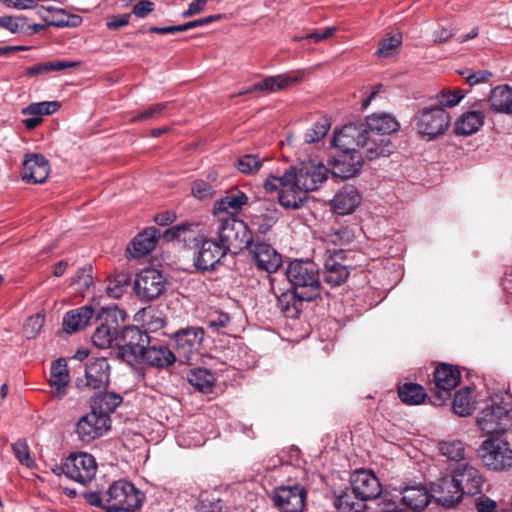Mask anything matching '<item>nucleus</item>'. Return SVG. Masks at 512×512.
<instances>
[{
	"instance_id": "49",
	"label": "nucleus",
	"mask_w": 512,
	"mask_h": 512,
	"mask_svg": "<svg viewBox=\"0 0 512 512\" xmlns=\"http://www.w3.org/2000/svg\"><path fill=\"white\" fill-rule=\"evenodd\" d=\"M439 450L443 456L458 461L463 459L465 447L460 440H449L440 442Z\"/></svg>"
},
{
	"instance_id": "7",
	"label": "nucleus",
	"mask_w": 512,
	"mask_h": 512,
	"mask_svg": "<svg viewBox=\"0 0 512 512\" xmlns=\"http://www.w3.org/2000/svg\"><path fill=\"white\" fill-rule=\"evenodd\" d=\"M328 178V169L322 164L307 163L285 171V179H291L292 187L299 192L317 190Z\"/></svg>"
},
{
	"instance_id": "16",
	"label": "nucleus",
	"mask_w": 512,
	"mask_h": 512,
	"mask_svg": "<svg viewBox=\"0 0 512 512\" xmlns=\"http://www.w3.org/2000/svg\"><path fill=\"white\" fill-rule=\"evenodd\" d=\"M306 490L295 484L276 487L272 500L281 512H302L305 506Z\"/></svg>"
},
{
	"instance_id": "12",
	"label": "nucleus",
	"mask_w": 512,
	"mask_h": 512,
	"mask_svg": "<svg viewBox=\"0 0 512 512\" xmlns=\"http://www.w3.org/2000/svg\"><path fill=\"white\" fill-rule=\"evenodd\" d=\"M62 470L71 480L85 484L94 478L97 463L91 454L80 452L70 454L66 458Z\"/></svg>"
},
{
	"instance_id": "31",
	"label": "nucleus",
	"mask_w": 512,
	"mask_h": 512,
	"mask_svg": "<svg viewBox=\"0 0 512 512\" xmlns=\"http://www.w3.org/2000/svg\"><path fill=\"white\" fill-rule=\"evenodd\" d=\"M94 312L90 306H82L68 311L63 317V330L69 334L83 329L93 317Z\"/></svg>"
},
{
	"instance_id": "40",
	"label": "nucleus",
	"mask_w": 512,
	"mask_h": 512,
	"mask_svg": "<svg viewBox=\"0 0 512 512\" xmlns=\"http://www.w3.org/2000/svg\"><path fill=\"white\" fill-rule=\"evenodd\" d=\"M398 396L405 404L419 405L425 400L427 394L420 384L410 382L398 388Z\"/></svg>"
},
{
	"instance_id": "3",
	"label": "nucleus",
	"mask_w": 512,
	"mask_h": 512,
	"mask_svg": "<svg viewBox=\"0 0 512 512\" xmlns=\"http://www.w3.org/2000/svg\"><path fill=\"white\" fill-rule=\"evenodd\" d=\"M512 394L499 391L490 396L477 417V425L486 434H502L511 425Z\"/></svg>"
},
{
	"instance_id": "48",
	"label": "nucleus",
	"mask_w": 512,
	"mask_h": 512,
	"mask_svg": "<svg viewBox=\"0 0 512 512\" xmlns=\"http://www.w3.org/2000/svg\"><path fill=\"white\" fill-rule=\"evenodd\" d=\"M330 129V122L327 118L316 121L304 134V141L308 144L320 141L326 136Z\"/></svg>"
},
{
	"instance_id": "10",
	"label": "nucleus",
	"mask_w": 512,
	"mask_h": 512,
	"mask_svg": "<svg viewBox=\"0 0 512 512\" xmlns=\"http://www.w3.org/2000/svg\"><path fill=\"white\" fill-rule=\"evenodd\" d=\"M483 464L492 470H505L512 466V450L509 444L499 438L483 441L479 449Z\"/></svg>"
},
{
	"instance_id": "21",
	"label": "nucleus",
	"mask_w": 512,
	"mask_h": 512,
	"mask_svg": "<svg viewBox=\"0 0 512 512\" xmlns=\"http://www.w3.org/2000/svg\"><path fill=\"white\" fill-rule=\"evenodd\" d=\"M227 251L216 239H203L194 258V264L198 270L213 269Z\"/></svg>"
},
{
	"instance_id": "30",
	"label": "nucleus",
	"mask_w": 512,
	"mask_h": 512,
	"mask_svg": "<svg viewBox=\"0 0 512 512\" xmlns=\"http://www.w3.org/2000/svg\"><path fill=\"white\" fill-rule=\"evenodd\" d=\"M365 129L369 133L388 136L398 131L400 125L390 114H372L367 116Z\"/></svg>"
},
{
	"instance_id": "14",
	"label": "nucleus",
	"mask_w": 512,
	"mask_h": 512,
	"mask_svg": "<svg viewBox=\"0 0 512 512\" xmlns=\"http://www.w3.org/2000/svg\"><path fill=\"white\" fill-rule=\"evenodd\" d=\"M165 289V278L162 273L156 269H143L136 275L134 290L141 300H154L162 295Z\"/></svg>"
},
{
	"instance_id": "9",
	"label": "nucleus",
	"mask_w": 512,
	"mask_h": 512,
	"mask_svg": "<svg viewBox=\"0 0 512 512\" xmlns=\"http://www.w3.org/2000/svg\"><path fill=\"white\" fill-rule=\"evenodd\" d=\"M450 116L444 108L435 106L420 110L415 116L417 132L429 140L436 138L449 127Z\"/></svg>"
},
{
	"instance_id": "5",
	"label": "nucleus",
	"mask_w": 512,
	"mask_h": 512,
	"mask_svg": "<svg viewBox=\"0 0 512 512\" xmlns=\"http://www.w3.org/2000/svg\"><path fill=\"white\" fill-rule=\"evenodd\" d=\"M124 320L123 311L116 306L102 308L96 318L99 324L92 335V343L100 349L116 346Z\"/></svg>"
},
{
	"instance_id": "54",
	"label": "nucleus",
	"mask_w": 512,
	"mask_h": 512,
	"mask_svg": "<svg viewBox=\"0 0 512 512\" xmlns=\"http://www.w3.org/2000/svg\"><path fill=\"white\" fill-rule=\"evenodd\" d=\"M352 233L347 228H339L325 232L324 240L334 245H343L350 242Z\"/></svg>"
},
{
	"instance_id": "15",
	"label": "nucleus",
	"mask_w": 512,
	"mask_h": 512,
	"mask_svg": "<svg viewBox=\"0 0 512 512\" xmlns=\"http://www.w3.org/2000/svg\"><path fill=\"white\" fill-rule=\"evenodd\" d=\"M111 426L110 416L93 410L82 416L76 424V434L82 442L89 443L102 437Z\"/></svg>"
},
{
	"instance_id": "55",
	"label": "nucleus",
	"mask_w": 512,
	"mask_h": 512,
	"mask_svg": "<svg viewBox=\"0 0 512 512\" xmlns=\"http://www.w3.org/2000/svg\"><path fill=\"white\" fill-rule=\"evenodd\" d=\"M45 322L42 314L30 316L24 324V332L28 338H34L41 330Z\"/></svg>"
},
{
	"instance_id": "18",
	"label": "nucleus",
	"mask_w": 512,
	"mask_h": 512,
	"mask_svg": "<svg viewBox=\"0 0 512 512\" xmlns=\"http://www.w3.org/2000/svg\"><path fill=\"white\" fill-rule=\"evenodd\" d=\"M249 249L252 259L260 270L268 273L276 272L282 264L281 255L270 245L264 242H256L250 239L246 245Z\"/></svg>"
},
{
	"instance_id": "26",
	"label": "nucleus",
	"mask_w": 512,
	"mask_h": 512,
	"mask_svg": "<svg viewBox=\"0 0 512 512\" xmlns=\"http://www.w3.org/2000/svg\"><path fill=\"white\" fill-rule=\"evenodd\" d=\"M361 203L358 190L352 186H344L330 201L331 209L339 215L351 214Z\"/></svg>"
},
{
	"instance_id": "6",
	"label": "nucleus",
	"mask_w": 512,
	"mask_h": 512,
	"mask_svg": "<svg viewBox=\"0 0 512 512\" xmlns=\"http://www.w3.org/2000/svg\"><path fill=\"white\" fill-rule=\"evenodd\" d=\"M148 344H150V336L135 326L122 328L116 342L119 356L130 365L141 363L143 352Z\"/></svg>"
},
{
	"instance_id": "19",
	"label": "nucleus",
	"mask_w": 512,
	"mask_h": 512,
	"mask_svg": "<svg viewBox=\"0 0 512 512\" xmlns=\"http://www.w3.org/2000/svg\"><path fill=\"white\" fill-rule=\"evenodd\" d=\"M111 367L106 358H92L85 366L84 386L91 390H105L110 382Z\"/></svg>"
},
{
	"instance_id": "25",
	"label": "nucleus",
	"mask_w": 512,
	"mask_h": 512,
	"mask_svg": "<svg viewBox=\"0 0 512 512\" xmlns=\"http://www.w3.org/2000/svg\"><path fill=\"white\" fill-rule=\"evenodd\" d=\"M327 257L324 261V281L332 287L340 286L343 284L348 276L349 271L347 267L337 261V258L342 256L341 250H327Z\"/></svg>"
},
{
	"instance_id": "4",
	"label": "nucleus",
	"mask_w": 512,
	"mask_h": 512,
	"mask_svg": "<svg viewBox=\"0 0 512 512\" xmlns=\"http://www.w3.org/2000/svg\"><path fill=\"white\" fill-rule=\"evenodd\" d=\"M286 276L291 288L296 291L300 299L312 301L320 293L319 272L315 263L311 261L294 260L286 269Z\"/></svg>"
},
{
	"instance_id": "28",
	"label": "nucleus",
	"mask_w": 512,
	"mask_h": 512,
	"mask_svg": "<svg viewBox=\"0 0 512 512\" xmlns=\"http://www.w3.org/2000/svg\"><path fill=\"white\" fill-rule=\"evenodd\" d=\"M156 243L157 230L154 227L147 228L133 238L127 247V253L132 258H141L149 254L155 248Z\"/></svg>"
},
{
	"instance_id": "2",
	"label": "nucleus",
	"mask_w": 512,
	"mask_h": 512,
	"mask_svg": "<svg viewBox=\"0 0 512 512\" xmlns=\"http://www.w3.org/2000/svg\"><path fill=\"white\" fill-rule=\"evenodd\" d=\"M333 145L335 147H347L355 145L361 147L362 154L369 160L379 157H387L395 150V145L385 135H378L366 131L364 124L349 123L334 134Z\"/></svg>"
},
{
	"instance_id": "47",
	"label": "nucleus",
	"mask_w": 512,
	"mask_h": 512,
	"mask_svg": "<svg viewBox=\"0 0 512 512\" xmlns=\"http://www.w3.org/2000/svg\"><path fill=\"white\" fill-rule=\"evenodd\" d=\"M61 107V104L58 101H44L32 103L29 106L22 109L21 113L23 115H51L57 112Z\"/></svg>"
},
{
	"instance_id": "17",
	"label": "nucleus",
	"mask_w": 512,
	"mask_h": 512,
	"mask_svg": "<svg viewBox=\"0 0 512 512\" xmlns=\"http://www.w3.org/2000/svg\"><path fill=\"white\" fill-rule=\"evenodd\" d=\"M452 475L463 495L474 496L481 493L485 480L476 467L468 463H462L457 465Z\"/></svg>"
},
{
	"instance_id": "56",
	"label": "nucleus",
	"mask_w": 512,
	"mask_h": 512,
	"mask_svg": "<svg viewBox=\"0 0 512 512\" xmlns=\"http://www.w3.org/2000/svg\"><path fill=\"white\" fill-rule=\"evenodd\" d=\"M464 97L462 90L442 91L438 95L439 104L443 107H453L457 105Z\"/></svg>"
},
{
	"instance_id": "20",
	"label": "nucleus",
	"mask_w": 512,
	"mask_h": 512,
	"mask_svg": "<svg viewBox=\"0 0 512 512\" xmlns=\"http://www.w3.org/2000/svg\"><path fill=\"white\" fill-rule=\"evenodd\" d=\"M431 495L444 507L451 508L462 501L463 494L457 486L453 475L438 479L431 487Z\"/></svg>"
},
{
	"instance_id": "60",
	"label": "nucleus",
	"mask_w": 512,
	"mask_h": 512,
	"mask_svg": "<svg viewBox=\"0 0 512 512\" xmlns=\"http://www.w3.org/2000/svg\"><path fill=\"white\" fill-rule=\"evenodd\" d=\"M288 186L292 187V182L291 179H285V173L280 177L271 175L265 180L263 184L264 189L268 192H274L279 189L281 190Z\"/></svg>"
},
{
	"instance_id": "8",
	"label": "nucleus",
	"mask_w": 512,
	"mask_h": 512,
	"mask_svg": "<svg viewBox=\"0 0 512 512\" xmlns=\"http://www.w3.org/2000/svg\"><path fill=\"white\" fill-rule=\"evenodd\" d=\"M217 241L229 250L231 247L240 248L241 245L250 243V236L247 234V226L243 221L237 220L231 215L216 216Z\"/></svg>"
},
{
	"instance_id": "57",
	"label": "nucleus",
	"mask_w": 512,
	"mask_h": 512,
	"mask_svg": "<svg viewBox=\"0 0 512 512\" xmlns=\"http://www.w3.org/2000/svg\"><path fill=\"white\" fill-rule=\"evenodd\" d=\"M275 223V218L267 214L255 216L251 221V225L260 234H266Z\"/></svg>"
},
{
	"instance_id": "43",
	"label": "nucleus",
	"mask_w": 512,
	"mask_h": 512,
	"mask_svg": "<svg viewBox=\"0 0 512 512\" xmlns=\"http://www.w3.org/2000/svg\"><path fill=\"white\" fill-rule=\"evenodd\" d=\"M80 65L79 62L76 61H51L44 63H37L33 66H30L26 69V74L29 76H34L38 74H43L50 71H61L65 69L75 68Z\"/></svg>"
},
{
	"instance_id": "13",
	"label": "nucleus",
	"mask_w": 512,
	"mask_h": 512,
	"mask_svg": "<svg viewBox=\"0 0 512 512\" xmlns=\"http://www.w3.org/2000/svg\"><path fill=\"white\" fill-rule=\"evenodd\" d=\"M354 146L336 147L339 151L331 162L333 176L348 179L356 176L361 171L363 154L356 150Z\"/></svg>"
},
{
	"instance_id": "34",
	"label": "nucleus",
	"mask_w": 512,
	"mask_h": 512,
	"mask_svg": "<svg viewBox=\"0 0 512 512\" xmlns=\"http://www.w3.org/2000/svg\"><path fill=\"white\" fill-rule=\"evenodd\" d=\"M400 501L411 510H422L428 505L430 495L423 486L406 487L402 492Z\"/></svg>"
},
{
	"instance_id": "29",
	"label": "nucleus",
	"mask_w": 512,
	"mask_h": 512,
	"mask_svg": "<svg viewBox=\"0 0 512 512\" xmlns=\"http://www.w3.org/2000/svg\"><path fill=\"white\" fill-rule=\"evenodd\" d=\"M247 200L248 198L244 192L239 190L231 191L215 202L213 213L215 216L231 215L234 217L242 206L246 204Z\"/></svg>"
},
{
	"instance_id": "42",
	"label": "nucleus",
	"mask_w": 512,
	"mask_h": 512,
	"mask_svg": "<svg viewBox=\"0 0 512 512\" xmlns=\"http://www.w3.org/2000/svg\"><path fill=\"white\" fill-rule=\"evenodd\" d=\"M187 378L192 386L203 392L211 390L215 380L213 374L204 368L192 369Z\"/></svg>"
},
{
	"instance_id": "53",
	"label": "nucleus",
	"mask_w": 512,
	"mask_h": 512,
	"mask_svg": "<svg viewBox=\"0 0 512 512\" xmlns=\"http://www.w3.org/2000/svg\"><path fill=\"white\" fill-rule=\"evenodd\" d=\"M12 450L15 457L22 465H25L29 468L34 465V460L30 456L29 448L25 440L19 439L17 442H15L12 445Z\"/></svg>"
},
{
	"instance_id": "46",
	"label": "nucleus",
	"mask_w": 512,
	"mask_h": 512,
	"mask_svg": "<svg viewBox=\"0 0 512 512\" xmlns=\"http://www.w3.org/2000/svg\"><path fill=\"white\" fill-rule=\"evenodd\" d=\"M197 226H195L196 228ZM194 225L192 224H180L175 225L168 228L163 237L167 240L178 239L184 243L190 241L191 239H195L196 231L193 229Z\"/></svg>"
},
{
	"instance_id": "62",
	"label": "nucleus",
	"mask_w": 512,
	"mask_h": 512,
	"mask_svg": "<svg viewBox=\"0 0 512 512\" xmlns=\"http://www.w3.org/2000/svg\"><path fill=\"white\" fill-rule=\"evenodd\" d=\"M230 321V317L226 313H214L207 319V325L213 329L225 327Z\"/></svg>"
},
{
	"instance_id": "59",
	"label": "nucleus",
	"mask_w": 512,
	"mask_h": 512,
	"mask_svg": "<svg viewBox=\"0 0 512 512\" xmlns=\"http://www.w3.org/2000/svg\"><path fill=\"white\" fill-rule=\"evenodd\" d=\"M460 75L463 76L466 82L470 86H474L479 83L487 82L491 77L492 73L486 70H478L476 72H471L469 70L461 71Z\"/></svg>"
},
{
	"instance_id": "51",
	"label": "nucleus",
	"mask_w": 512,
	"mask_h": 512,
	"mask_svg": "<svg viewBox=\"0 0 512 512\" xmlns=\"http://www.w3.org/2000/svg\"><path fill=\"white\" fill-rule=\"evenodd\" d=\"M261 166L262 162L252 154L241 156L236 163L237 169L244 174H254L259 171Z\"/></svg>"
},
{
	"instance_id": "36",
	"label": "nucleus",
	"mask_w": 512,
	"mask_h": 512,
	"mask_svg": "<svg viewBox=\"0 0 512 512\" xmlns=\"http://www.w3.org/2000/svg\"><path fill=\"white\" fill-rule=\"evenodd\" d=\"M485 115L481 111H469L461 115L455 124L458 135L469 136L476 133L484 124Z\"/></svg>"
},
{
	"instance_id": "64",
	"label": "nucleus",
	"mask_w": 512,
	"mask_h": 512,
	"mask_svg": "<svg viewBox=\"0 0 512 512\" xmlns=\"http://www.w3.org/2000/svg\"><path fill=\"white\" fill-rule=\"evenodd\" d=\"M154 10V3L148 0L140 1L133 6L132 12L140 18L146 17Z\"/></svg>"
},
{
	"instance_id": "27",
	"label": "nucleus",
	"mask_w": 512,
	"mask_h": 512,
	"mask_svg": "<svg viewBox=\"0 0 512 512\" xmlns=\"http://www.w3.org/2000/svg\"><path fill=\"white\" fill-rule=\"evenodd\" d=\"M176 360L174 353L165 345L153 343L150 338V344L147 345L141 358V363L150 366L165 368L172 365Z\"/></svg>"
},
{
	"instance_id": "58",
	"label": "nucleus",
	"mask_w": 512,
	"mask_h": 512,
	"mask_svg": "<svg viewBox=\"0 0 512 512\" xmlns=\"http://www.w3.org/2000/svg\"><path fill=\"white\" fill-rule=\"evenodd\" d=\"M191 191L193 196L199 200L209 199L214 194L212 186L203 180L195 181L192 185Z\"/></svg>"
},
{
	"instance_id": "41",
	"label": "nucleus",
	"mask_w": 512,
	"mask_h": 512,
	"mask_svg": "<svg viewBox=\"0 0 512 512\" xmlns=\"http://www.w3.org/2000/svg\"><path fill=\"white\" fill-rule=\"evenodd\" d=\"M453 410L461 417L469 416L475 410L474 401L471 398V391L469 388H463L455 394Z\"/></svg>"
},
{
	"instance_id": "50",
	"label": "nucleus",
	"mask_w": 512,
	"mask_h": 512,
	"mask_svg": "<svg viewBox=\"0 0 512 512\" xmlns=\"http://www.w3.org/2000/svg\"><path fill=\"white\" fill-rule=\"evenodd\" d=\"M143 326L146 328L144 332H155L163 328L165 319L160 313L153 309H144L143 311Z\"/></svg>"
},
{
	"instance_id": "24",
	"label": "nucleus",
	"mask_w": 512,
	"mask_h": 512,
	"mask_svg": "<svg viewBox=\"0 0 512 512\" xmlns=\"http://www.w3.org/2000/svg\"><path fill=\"white\" fill-rule=\"evenodd\" d=\"M50 173L48 160L40 154H28L23 162L22 179L37 184L46 181Z\"/></svg>"
},
{
	"instance_id": "38",
	"label": "nucleus",
	"mask_w": 512,
	"mask_h": 512,
	"mask_svg": "<svg viewBox=\"0 0 512 512\" xmlns=\"http://www.w3.org/2000/svg\"><path fill=\"white\" fill-rule=\"evenodd\" d=\"M298 293L286 291L277 296V306L281 313L287 318H297L300 314L302 303L305 299H300Z\"/></svg>"
},
{
	"instance_id": "23",
	"label": "nucleus",
	"mask_w": 512,
	"mask_h": 512,
	"mask_svg": "<svg viewBox=\"0 0 512 512\" xmlns=\"http://www.w3.org/2000/svg\"><path fill=\"white\" fill-rule=\"evenodd\" d=\"M351 487L365 503L367 500L377 498L381 494V485L377 477L366 470H358L351 476Z\"/></svg>"
},
{
	"instance_id": "61",
	"label": "nucleus",
	"mask_w": 512,
	"mask_h": 512,
	"mask_svg": "<svg viewBox=\"0 0 512 512\" xmlns=\"http://www.w3.org/2000/svg\"><path fill=\"white\" fill-rule=\"evenodd\" d=\"M167 103H157L150 107H148L143 112L139 113L136 117L132 119V121H141L147 119H155L160 116V114L166 109Z\"/></svg>"
},
{
	"instance_id": "11",
	"label": "nucleus",
	"mask_w": 512,
	"mask_h": 512,
	"mask_svg": "<svg viewBox=\"0 0 512 512\" xmlns=\"http://www.w3.org/2000/svg\"><path fill=\"white\" fill-rule=\"evenodd\" d=\"M460 379L461 374L456 367L448 364L439 365L433 375L434 387L431 389L433 404L440 406L448 400L451 397V391L460 383Z\"/></svg>"
},
{
	"instance_id": "63",
	"label": "nucleus",
	"mask_w": 512,
	"mask_h": 512,
	"mask_svg": "<svg viewBox=\"0 0 512 512\" xmlns=\"http://www.w3.org/2000/svg\"><path fill=\"white\" fill-rule=\"evenodd\" d=\"M477 512H497V504L486 496H481L476 501Z\"/></svg>"
},
{
	"instance_id": "44",
	"label": "nucleus",
	"mask_w": 512,
	"mask_h": 512,
	"mask_svg": "<svg viewBox=\"0 0 512 512\" xmlns=\"http://www.w3.org/2000/svg\"><path fill=\"white\" fill-rule=\"evenodd\" d=\"M305 192H299L296 187L288 186L280 190L278 199L280 204L288 209H299L304 202L303 194Z\"/></svg>"
},
{
	"instance_id": "33",
	"label": "nucleus",
	"mask_w": 512,
	"mask_h": 512,
	"mask_svg": "<svg viewBox=\"0 0 512 512\" xmlns=\"http://www.w3.org/2000/svg\"><path fill=\"white\" fill-rule=\"evenodd\" d=\"M49 383L53 388V395L62 399L69 383V373L64 359H58L52 364Z\"/></svg>"
},
{
	"instance_id": "35",
	"label": "nucleus",
	"mask_w": 512,
	"mask_h": 512,
	"mask_svg": "<svg viewBox=\"0 0 512 512\" xmlns=\"http://www.w3.org/2000/svg\"><path fill=\"white\" fill-rule=\"evenodd\" d=\"M334 506L340 512H364L366 508V504L359 499L352 487L335 494Z\"/></svg>"
},
{
	"instance_id": "39",
	"label": "nucleus",
	"mask_w": 512,
	"mask_h": 512,
	"mask_svg": "<svg viewBox=\"0 0 512 512\" xmlns=\"http://www.w3.org/2000/svg\"><path fill=\"white\" fill-rule=\"evenodd\" d=\"M122 397L114 392H101L96 393L91 397V408L98 413H105L109 415L122 403Z\"/></svg>"
},
{
	"instance_id": "1",
	"label": "nucleus",
	"mask_w": 512,
	"mask_h": 512,
	"mask_svg": "<svg viewBox=\"0 0 512 512\" xmlns=\"http://www.w3.org/2000/svg\"><path fill=\"white\" fill-rule=\"evenodd\" d=\"M84 497L87 503L105 512H138L145 499L143 492L125 480L115 481L103 493L88 492Z\"/></svg>"
},
{
	"instance_id": "45",
	"label": "nucleus",
	"mask_w": 512,
	"mask_h": 512,
	"mask_svg": "<svg viewBox=\"0 0 512 512\" xmlns=\"http://www.w3.org/2000/svg\"><path fill=\"white\" fill-rule=\"evenodd\" d=\"M196 512H228L225 503L212 494H202L195 505Z\"/></svg>"
},
{
	"instance_id": "22",
	"label": "nucleus",
	"mask_w": 512,
	"mask_h": 512,
	"mask_svg": "<svg viewBox=\"0 0 512 512\" xmlns=\"http://www.w3.org/2000/svg\"><path fill=\"white\" fill-rule=\"evenodd\" d=\"M175 345L178 353L186 360H190L194 353L201 347L204 330L201 327H187L178 330L174 334Z\"/></svg>"
},
{
	"instance_id": "37",
	"label": "nucleus",
	"mask_w": 512,
	"mask_h": 512,
	"mask_svg": "<svg viewBox=\"0 0 512 512\" xmlns=\"http://www.w3.org/2000/svg\"><path fill=\"white\" fill-rule=\"evenodd\" d=\"M489 102L494 111L512 114V88L508 85L495 87L491 91Z\"/></svg>"
},
{
	"instance_id": "52",
	"label": "nucleus",
	"mask_w": 512,
	"mask_h": 512,
	"mask_svg": "<svg viewBox=\"0 0 512 512\" xmlns=\"http://www.w3.org/2000/svg\"><path fill=\"white\" fill-rule=\"evenodd\" d=\"M401 42L402 39L400 35L384 38L379 43V48L376 51V55L384 58L390 57L393 54V51L401 45Z\"/></svg>"
},
{
	"instance_id": "32",
	"label": "nucleus",
	"mask_w": 512,
	"mask_h": 512,
	"mask_svg": "<svg viewBox=\"0 0 512 512\" xmlns=\"http://www.w3.org/2000/svg\"><path fill=\"white\" fill-rule=\"evenodd\" d=\"M302 72L284 73L276 76H269L264 78L260 84L261 91H267L274 93L280 90H284L296 83H299L303 79Z\"/></svg>"
}]
</instances>
